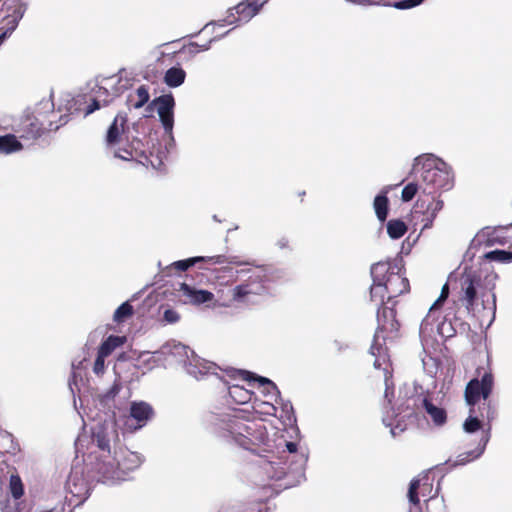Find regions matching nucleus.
Here are the masks:
<instances>
[{
	"label": "nucleus",
	"mask_w": 512,
	"mask_h": 512,
	"mask_svg": "<svg viewBox=\"0 0 512 512\" xmlns=\"http://www.w3.org/2000/svg\"><path fill=\"white\" fill-rule=\"evenodd\" d=\"M485 259L489 261L499 262V263H511L512 262V251L505 250H493L487 252L485 254Z\"/></svg>",
	"instance_id": "58836bf2"
},
{
	"label": "nucleus",
	"mask_w": 512,
	"mask_h": 512,
	"mask_svg": "<svg viewBox=\"0 0 512 512\" xmlns=\"http://www.w3.org/2000/svg\"><path fill=\"white\" fill-rule=\"evenodd\" d=\"M154 415L153 408L150 404L144 401H134L130 405V413L128 416H123L118 420L109 419L116 424L123 425V431L134 432L143 428Z\"/></svg>",
	"instance_id": "9b49d317"
},
{
	"label": "nucleus",
	"mask_w": 512,
	"mask_h": 512,
	"mask_svg": "<svg viewBox=\"0 0 512 512\" xmlns=\"http://www.w3.org/2000/svg\"><path fill=\"white\" fill-rule=\"evenodd\" d=\"M215 366L212 364H208L203 366V370H200L201 374H214Z\"/></svg>",
	"instance_id": "5fc2aeb1"
},
{
	"label": "nucleus",
	"mask_w": 512,
	"mask_h": 512,
	"mask_svg": "<svg viewBox=\"0 0 512 512\" xmlns=\"http://www.w3.org/2000/svg\"><path fill=\"white\" fill-rule=\"evenodd\" d=\"M444 206L439 196L431 194H421L414 205V217H421L422 229H429L433 226V222L439 211Z\"/></svg>",
	"instance_id": "ddd939ff"
},
{
	"label": "nucleus",
	"mask_w": 512,
	"mask_h": 512,
	"mask_svg": "<svg viewBox=\"0 0 512 512\" xmlns=\"http://www.w3.org/2000/svg\"><path fill=\"white\" fill-rule=\"evenodd\" d=\"M254 399H255V403L259 401L260 405H264L267 407L265 409V413L271 414L272 411L276 410L275 405L270 400H259L256 396L254 397Z\"/></svg>",
	"instance_id": "8fccbe9b"
},
{
	"label": "nucleus",
	"mask_w": 512,
	"mask_h": 512,
	"mask_svg": "<svg viewBox=\"0 0 512 512\" xmlns=\"http://www.w3.org/2000/svg\"><path fill=\"white\" fill-rule=\"evenodd\" d=\"M133 313V306L129 302H124L114 312L113 319L115 322L121 323L131 317Z\"/></svg>",
	"instance_id": "ea45409f"
},
{
	"label": "nucleus",
	"mask_w": 512,
	"mask_h": 512,
	"mask_svg": "<svg viewBox=\"0 0 512 512\" xmlns=\"http://www.w3.org/2000/svg\"><path fill=\"white\" fill-rule=\"evenodd\" d=\"M213 41V39H210L208 42L205 43H197V42H190L188 45H184L179 51V54L193 56L200 51H206L210 48V43Z\"/></svg>",
	"instance_id": "4c0bfd02"
},
{
	"label": "nucleus",
	"mask_w": 512,
	"mask_h": 512,
	"mask_svg": "<svg viewBox=\"0 0 512 512\" xmlns=\"http://www.w3.org/2000/svg\"><path fill=\"white\" fill-rule=\"evenodd\" d=\"M474 371L471 374L467 384H493L494 375L491 368L490 358L487 355L485 358L478 359L473 362Z\"/></svg>",
	"instance_id": "aec40b11"
},
{
	"label": "nucleus",
	"mask_w": 512,
	"mask_h": 512,
	"mask_svg": "<svg viewBox=\"0 0 512 512\" xmlns=\"http://www.w3.org/2000/svg\"><path fill=\"white\" fill-rule=\"evenodd\" d=\"M424 0H401L398 2H395L393 6L397 9H410L413 8L419 4H421Z\"/></svg>",
	"instance_id": "a18cd8bd"
},
{
	"label": "nucleus",
	"mask_w": 512,
	"mask_h": 512,
	"mask_svg": "<svg viewBox=\"0 0 512 512\" xmlns=\"http://www.w3.org/2000/svg\"><path fill=\"white\" fill-rule=\"evenodd\" d=\"M9 487L14 499H20L23 496L24 488L21 478L18 475L12 474L10 476Z\"/></svg>",
	"instance_id": "a19ab883"
},
{
	"label": "nucleus",
	"mask_w": 512,
	"mask_h": 512,
	"mask_svg": "<svg viewBox=\"0 0 512 512\" xmlns=\"http://www.w3.org/2000/svg\"><path fill=\"white\" fill-rule=\"evenodd\" d=\"M264 3L262 0H243L233 8L229 9L225 21L228 24L248 22L258 14Z\"/></svg>",
	"instance_id": "dca6fc26"
},
{
	"label": "nucleus",
	"mask_w": 512,
	"mask_h": 512,
	"mask_svg": "<svg viewBox=\"0 0 512 512\" xmlns=\"http://www.w3.org/2000/svg\"><path fill=\"white\" fill-rule=\"evenodd\" d=\"M209 422L215 433L246 450L256 451V447L263 443L266 437L262 424L245 420L237 414H213Z\"/></svg>",
	"instance_id": "7ed1b4c3"
},
{
	"label": "nucleus",
	"mask_w": 512,
	"mask_h": 512,
	"mask_svg": "<svg viewBox=\"0 0 512 512\" xmlns=\"http://www.w3.org/2000/svg\"><path fill=\"white\" fill-rule=\"evenodd\" d=\"M306 192L302 191L299 193V196L301 197V201H303V197L305 196Z\"/></svg>",
	"instance_id": "bf43d9fd"
},
{
	"label": "nucleus",
	"mask_w": 512,
	"mask_h": 512,
	"mask_svg": "<svg viewBox=\"0 0 512 512\" xmlns=\"http://www.w3.org/2000/svg\"><path fill=\"white\" fill-rule=\"evenodd\" d=\"M389 269L384 276L388 292V301L410 291V283L405 275V268L398 261H388Z\"/></svg>",
	"instance_id": "4468645a"
},
{
	"label": "nucleus",
	"mask_w": 512,
	"mask_h": 512,
	"mask_svg": "<svg viewBox=\"0 0 512 512\" xmlns=\"http://www.w3.org/2000/svg\"><path fill=\"white\" fill-rule=\"evenodd\" d=\"M0 437L3 439V440H8V441H11L12 442V436L11 434L7 433V432H1L0 431ZM0 455H2V452L0 451Z\"/></svg>",
	"instance_id": "6e6d98bb"
},
{
	"label": "nucleus",
	"mask_w": 512,
	"mask_h": 512,
	"mask_svg": "<svg viewBox=\"0 0 512 512\" xmlns=\"http://www.w3.org/2000/svg\"><path fill=\"white\" fill-rule=\"evenodd\" d=\"M74 406H75V408L77 409V402H76V400H75V399H74Z\"/></svg>",
	"instance_id": "69168bd1"
},
{
	"label": "nucleus",
	"mask_w": 512,
	"mask_h": 512,
	"mask_svg": "<svg viewBox=\"0 0 512 512\" xmlns=\"http://www.w3.org/2000/svg\"><path fill=\"white\" fill-rule=\"evenodd\" d=\"M217 512H240V510L234 505H227L222 506Z\"/></svg>",
	"instance_id": "864d4df0"
},
{
	"label": "nucleus",
	"mask_w": 512,
	"mask_h": 512,
	"mask_svg": "<svg viewBox=\"0 0 512 512\" xmlns=\"http://www.w3.org/2000/svg\"><path fill=\"white\" fill-rule=\"evenodd\" d=\"M267 277L262 273L250 275L242 283L228 290V298L224 300L223 306L231 307L235 304H252L255 297L267 293Z\"/></svg>",
	"instance_id": "6e6552de"
},
{
	"label": "nucleus",
	"mask_w": 512,
	"mask_h": 512,
	"mask_svg": "<svg viewBox=\"0 0 512 512\" xmlns=\"http://www.w3.org/2000/svg\"><path fill=\"white\" fill-rule=\"evenodd\" d=\"M278 244H279V246H280L281 248H285V247H287V246H288V240H286V239H282V240H280V241L278 242Z\"/></svg>",
	"instance_id": "13d9d810"
},
{
	"label": "nucleus",
	"mask_w": 512,
	"mask_h": 512,
	"mask_svg": "<svg viewBox=\"0 0 512 512\" xmlns=\"http://www.w3.org/2000/svg\"><path fill=\"white\" fill-rule=\"evenodd\" d=\"M88 360L82 359L77 363H72V374L68 384H85L89 381L88 379Z\"/></svg>",
	"instance_id": "cd10ccee"
},
{
	"label": "nucleus",
	"mask_w": 512,
	"mask_h": 512,
	"mask_svg": "<svg viewBox=\"0 0 512 512\" xmlns=\"http://www.w3.org/2000/svg\"><path fill=\"white\" fill-rule=\"evenodd\" d=\"M118 387L119 386H112L111 389L109 390V392L106 393V395H104L103 397L99 396V402L101 404H106V402L108 400H110L111 398L115 397V395L119 392Z\"/></svg>",
	"instance_id": "09e8293b"
},
{
	"label": "nucleus",
	"mask_w": 512,
	"mask_h": 512,
	"mask_svg": "<svg viewBox=\"0 0 512 512\" xmlns=\"http://www.w3.org/2000/svg\"><path fill=\"white\" fill-rule=\"evenodd\" d=\"M428 477H424L423 479H413L410 482L409 490H408V499L411 504L417 506L419 504V492L422 496H425V491L431 489V484L428 482Z\"/></svg>",
	"instance_id": "bb28decb"
},
{
	"label": "nucleus",
	"mask_w": 512,
	"mask_h": 512,
	"mask_svg": "<svg viewBox=\"0 0 512 512\" xmlns=\"http://www.w3.org/2000/svg\"><path fill=\"white\" fill-rule=\"evenodd\" d=\"M27 8V0H0V11H6L4 25L0 27V45L18 26Z\"/></svg>",
	"instance_id": "f8f14e48"
},
{
	"label": "nucleus",
	"mask_w": 512,
	"mask_h": 512,
	"mask_svg": "<svg viewBox=\"0 0 512 512\" xmlns=\"http://www.w3.org/2000/svg\"><path fill=\"white\" fill-rule=\"evenodd\" d=\"M149 98L148 88L145 85H141L134 93L128 95L127 105L130 108L139 109L149 101Z\"/></svg>",
	"instance_id": "c756f323"
},
{
	"label": "nucleus",
	"mask_w": 512,
	"mask_h": 512,
	"mask_svg": "<svg viewBox=\"0 0 512 512\" xmlns=\"http://www.w3.org/2000/svg\"><path fill=\"white\" fill-rule=\"evenodd\" d=\"M125 338L120 336L110 335L99 347L98 352L101 355L108 357L117 347L124 344Z\"/></svg>",
	"instance_id": "72a5a7b5"
},
{
	"label": "nucleus",
	"mask_w": 512,
	"mask_h": 512,
	"mask_svg": "<svg viewBox=\"0 0 512 512\" xmlns=\"http://www.w3.org/2000/svg\"><path fill=\"white\" fill-rule=\"evenodd\" d=\"M475 412H476L475 408H470L469 409V416L467 417V419L463 423V430H464V432H466L468 434L475 433L478 430H480L481 427H482V423L478 419V417L475 416Z\"/></svg>",
	"instance_id": "c9c22d12"
},
{
	"label": "nucleus",
	"mask_w": 512,
	"mask_h": 512,
	"mask_svg": "<svg viewBox=\"0 0 512 512\" xmlns=\"http://www.w3.org/2000/svg\"><path fill=\"white\" fill-rule=\"evenodd\" d=\"M427 512H446V506L443 498L432 496L426 501ZM410 512H412L410 510Z\"/></svg>",
	"instance_id": "79ce46f5"
},
{
	"label": "nucleus",
	"mask_w": 512,
	"mask_h": 512,
	"mask_svg": "<svg viewBox=\"0 0 512 512\" xmlns=\"http://www.w3.org/2000/svg\"><path fill=\"white\" fill-rule=\"evenodd\" d=\"M490 440V428H488L480 438L475 449L461 453L457 456L453 466L465 465L473 460L478 459L485 451Z\"/></svg>",
	"instance_id": "5701e85b"
},
{
	"label": "nucleus",
	"mask_w": 512,
	"mask_h": 512,
	"mask_svg": "<svg viewBox=\"0 0 512 512\" xmlns=\"http://www.w3.org/2000/svg\"><path fill=\"white\" fill-rule=\"evenodd\" d=\"M22 148L23 145L14 134L0 136V153L10 154L20 151Z\"/></svg>",
	"instance_id": "7c9ffc66"
},
{
	"label": "nucleus",
	"mask_w": 512,
	"mask_h": 512,
	"mask_svg": "<svg viewBox=\"0 0 512 512\" xmlns=\"http://www.w3.org/2000/svg\"><path fill=\"white\" fill-rule=\"evenodd\" d=\"M268 1H269V0H262V3H264V4H265V3H267Z\"/></svg>",
	"instance_id": "338daca9"
},
{
	"label": "nucleus",
	"mask_w": 512,
	"mask_h": 512,
	"mask_svg": "<svg viewBox=\"0 0 512 512\" xmlns=\"http://www.w3.org/2000/svg\"><path fill=\"white\" fill-rule=\"evenodd\" d=\"M157 105V112L163 127L166 131H171L174 123L173 108L175 105L174 97L171 94L162 95L154 100Z\"/></svg>",
	"instance_id": "412c9836"
},
{
	"label": "nucleus",
	"mask_w": 512,
	"mask_h": 512,
	"mask_svg": "<svg viewBox=\"0 0 512 512\" xmlns=\"http://www.w3.org/2000/svg\"><path fill=\"white\" fill-rule=\"evenodd\" d=\"M179 291L182 293L185 303H191L196 305L209 302L214 297L213 293L207 290H197L186 283H182L180 285Z\"/></svg>",
	"instance_id": "b1692460"
},
{
	"label": "nucleus",
	"mask_w": 512,
	"mask_h": 512,
	"mask_svg": "<svg viewBox=\"0 0 512 512\" xmlns=\"http://www.w3.org/2000/svg\"><path fill=\"white\" fill-rule=\"evenodd\" d=\"M495 284L488 277L474 270H466L460 278L459 300L469 314L476 316L482 311H495Z\"/></svg>",
	"instance_id": "39448f33"
},
{
	"label": "nucleus",
	"mask_w": 512,
	"mask_h": 512,
	"mask_svg": "<svg viewBox=\"0 0 512 512\" xmlns=\"http://www.w3.org/2000/svg\"><path fill=\"white\" fill-rule=\"evenodd\" d=\"M389 269V262H377L371 266L370 273L373 283L370 287V300L380 307L384 305V299L387 296V288L384 284V276Z\"/></svg>",
	"instance_id": "2eb2a0df"
},
{
	"label": "nucleus",
	"mask_w": 512,
	"mask_h": 512,
	"mask_svg": "<svg viewBox=\"0 0 512 512\" xmlns=\"http://www.w3.org/2000/svg\"><path fill=\"white\" fill-rule=\"evenodd\" d=\"M419 180L423 194L435 195L439 190H449L453 186V176L445 163L431 157L423 158Z\"/></svg>",
	"instance_id": "0eeeda50"
},
{
	"label": "nucleus",
	"mask_w": 512,
	"mask_h": 512,
	"mask_svg": "<svg viewBox=\"0 0 512 512\" xmlns=\"http://www.w3.org/2000/svg\"><path fill=\"white\" fill-rule=\"evenodd\" d=\"M266 387H267V386H262V385H259V386H258V388H259V389H261V392H262V393L264 392V390H265V388H266Z\"/></svg>",
	"instance_id": "680f3d73"
},
{
	"label": "nucleus",
	"mask_w": 512,
	"mask_h": 512,
	"mask_svg": "<svg viewBox=\"0 0 512 512\" xmlns=\"http://www.w3.org/2000/svg\"><path fill=\"white\" fill-rule=\"evenodd\" d=\"M79 401H80V405L81 407L84 406V404H87L89 403V400L87 399L86 396H82V395H79Z\"/></svg>",
	"instance_id": "4d7b16f0"
},
{
	"label": "nucleus",
	"mask_w": 512,
	"mask_h": 512,
	"mask_svg": "<svg viewBox=\"0 0 512 512\" xmlns=\"http://www.w3.org/2000/svg\"><path fill=\"white\" fill-rule=\"evenodd\" d=\"M420 160H421V158H420V157H417V158L415 159V161H416L415 167H416V166H418V165L420 164Z\"/></svg>",
	"instance_id": "052dcab7"
},
{
	"label": "nucleus",
	"mask_w": 512,
	"mask_h": 512,
	"mask_svg": "<svg viewBox=\"0 0 512 512\" xmlns=\"http://www.w3.org/2000/svg\"><path fill=\"white\" fill-rule=\"evenodd\" d=\"M100 108V103L98 100L93 99V101L87 106L86 115L93 113L94 111Z\"/></svg>",
	"instance_id": "3c124183"
},
{
	"label": "nucleus",
	"mask_w": 512,
	"mask_h": 512,
	"mask_svg": "<svg viewBox=\"0 0 512 512\" xmlns=\"http://www.w3.org/2000/svg\"><path fill=\"white\" fill-rule=\"evenodd\" d=\"M212 262L214 264H224V263H230V264H236L241 265L243 264L242 261L238 260V257L234 256L229 259H227L224 255H216V256H209V257H192L185 260H179L174 263H172L170 266L167 267L169 271H176V272H183L188 270L190 267L194 266L198 262Z\"/></svg>",
	"instance_id": "a211bd4d"
},
{
	"label": "nucleus",
	"mask_w": 512,
	"mask_h": 512,
	"mask_svg": "<svg viewBox=\"0 0 512 512\" xmlns=\"http://www.w3.org/2000/svg\"><path fill=\"white\" fill-rule=\"evenodd\" d=\"M129 131L128 118L125 113H119L115 116L113 122L107 129L105 143L108 147H114L122 141L123 136L129 140L126 135Z\"/></svg>",
	"instance_id": "6ab92c4d"
},
{
	"label": "nucleus",
	"mask_w": 512,
	"mask_h": 512,
	"mask_svg": "<svg viewBox=\"0 0 512 512\" xmlns=\"http://www.w3.org/2000/svg\"><path fill=\"white\" fill-rule=\"evenodd\" d=\"M186 73L182 68L171 67L169 68L164 76V82L169 87H178L185 81Z\"/></svg>",
	"instance_id": "2f4dec72"
},
{
	"label": "nucleus",
	"mask_w": 512,
	"mask_h": 512,
	"mask_svg": "<svg viewBox=\"0 0 512 512\" xmlns=\"http://www.w3.org/2000/svg\"><path fill=\"white\" fill-rule=\"evenodd\" d=\"M224 373L231 380H239L244 382H257L258 384H275L269 378L258 376L253 372L244 369H236V368H227L224 370Z\"/></svg>",
	"instance_id": "393cba45"
},
{
	"label": "nucleus",
	"mask_w": 512,
	"mask_h": 512,
	"mask_svg": "<svg viewBox=\"0 0 512 512\" xmlns=\"http://www.w3.org/2000/svg\"><path fill=\"white\" fill-rule=\"evenodd\" d=\"M377 322L378 327L369 350L374 357L370 379L377 384H388L393 378L394 370L386 342L396 339L399 334L400 323L396 319V310L393 307H380Z\"/></svg>",
	"instance_id": "f03ea898"
},
{
	"label": "nucleus",
	"mask_w": 512,
	"mask_h": 512,
	"mask_svg": "<svg viewBox=\"0 0 512 512\" xmlns=\"http://www.w3.org/2000/svg\"><path fill=\"white\" fill-rule=\"evenodd\" d=\"M492 392V386H466L465 400L470 408H475V405L482 400L485 402Z\"/></svg>",
	"instance_id": "a878e982"
},
{
	"label": "nucleus",
	"mask_w": 512,
	"mask_h": 512,
	"mask_svg": "<svg viewBox=\"0 0 512 512\" xmlns=\"http://www.w3.org/2000/svg\"><path fill=\"white\" fill-rule=\"evenodd\" d=\"M373 206L378 220L384 222L387 219L389 210V200L386 193L377 195L374 199Z\"/></svg>",
	"instance_id": "473e14b6"
},
{
	"label": "nucleus",
	"mask_w": 512,
	"mask_h": 512,
	"mask_svg": "<svg viewBox=\"0 0 512 512\" xmlns=\"http://www.w3.org/2000/svg\"><path fill=\"white\" fill-rule=\"evenodd\" d=\"M56 129H58V126L53 127V122L48 119V116L45 113H40L38 116L34 114L24 115L20 119L15 132L21 139L34 141L46 131Z\"/></svg>",
	"instance_id": "9d476101"
},
{
	"label": "nucleus",
	"mask_w": 512,
	"mask_h": 512,
	"mask_svg": "<svg viewBox=\"0 0 512 512\" xmlns=\"http://www.w3.org/2000/svg\"><path fill=\"white\" fill-rule=\"evenodd\" d=\"M163 318L168 323H176L179 320L180 316L177 313V311L173 309H166L164 311Z\"/></svg>",
	"instance_id": "de8ad7c7"
},
{
	"label": "nucleus",
	"mask_w": 512,
	"mask_h": 512,
	"mask_svg": "<svg viewBox=\"0 0 512 512\" xmlns=\"http://www.w3.org/2000/svg\"><path fill=\"white\" fill-rule=\"evenodd\" d=\"M420 189V181L418 183H408L402 190L401 199L404 202L411 201Z\"/></svg>",
	"instance_id": "37998d69"
},
{
	"label": "nucleus",
	"mask_w": 512,
	"mask_h": 512,
	"mask_svg": "<svg viewBox=\"0 0 512 512\" xmlns=\"http://www.w3.org/2000/svg\"><path fill=\"white\" fill-rule=\"evenodd\" d=\"M288 407H289V409H291V410H292V405H291L290 403L285 404V409H288Z\"/></svg>",
	"instance_id": "0e129e2a"
},
{
	"label": "nucleus",
	"mask_w": 512,
	"mask_h": 512,
	"mask_svg": "<svg viewBox=\"0 0 512 512\" xmlns=\"http://www.w3.org/2000/svg\"><path fill=\"white\" fill-rule=\"evenodd\" d=\"M66 491L79 499V503H82L89 495V485L83 477V469L80 467H74L66 481Z\"/></svg>",
	"instance_id": "f3484780"
},
{
	"label": "nucleus",
	"mask_w": 512,
	"mask_h": 512,
	"mask_svg": "<svg viewBox=\"0 0 512 512\" xmlns=\"http://www.w3.org/2000/svg\"><path fill=\"white\" fill-rule=\"evenodd\" d=\"M69 387H70L71 394L73 395V397H75V391H74L73 387L72 386H69Z\"/></svg>",
	"instance_id": "e2e57ef3"
},
{
	"label": "nucleus",
	"mask_w": 512,
	"mask_h": 512,
	"mask_svg": "<svg viewBox=\"0 0 512 512\" xmlns=\"http://www.w3.org/2000/svg\"><path fill=\"white\" fill-rule=\"evenodd\" d=\"M407 232L406 224L399 219H392L387 223V233L392 239H399Z\"/></svg>",
	"instance_id": "f704fd0d"
},
{
	"label": "nucleus",
	"mask_w": 512,
	"mask_h": 512,
	"mask_svg": "<svg viewBox=\"0 0 512 512\" xmlns=\"http://www.w3.org/2000/svg\"><path fill=\"white\" fill-rule=\"evenodd\" d=\"M417 386H385L383 401V424L390 428L393 438L401 435L407 424L402 413L415 409L417 404Z\"/></svg>",
	"instance_id": "20e7f679"
},
{
	"label": "nucleus",
	"mask_w": 512,
	"mask_h": 512,
	"mask_svg": "<svg viewBox=\"0 0 512 512\" xmlns=\"http://www.w3.org/2000/svg\"><path fill=\"white\" fill-rule=\"evenodd\" d=\"M105 358L106 356L97 352V357L93 365V372L98 376L102 375L105 371Z\"/></svg>",
	"instance_id": "c03bdc74"
},
{
	"label": "nucleus",
	"mask_w": 512,
	"mask_h": 512,
	"mask_svg": "<svg viewBox=\"0 0 512 512\" xmlns=\"http://www.w3.org/2000/svg\"><path fill=\"white\" fill-rule=\"evenodd\" d=\"M352 3L360 6H380L387 5L385 0H350Z\"/></svg>",
	"instance_id": "49530a36"
},
{
	"label": "nucleus",
	"mask_w": 512,
	"mask_h": 512,
	"mask_svg": "<svg viewBox=\"0 0 512 512\" xmlns=\"http://www.w3.org/2000/svg\"><path fill=\"white\" fill-rule=\"evenodd\" d=\"M115 156L123 160H140L146 158L145 145L137 138H133L131 142L124 147L119 148L115 152Z\"/></svg>",
	"instance_id": "4be33fe9"
},
{
	"label": "nucleus",
	"mask_w": 512,
	"mask_h": 512,
	"mask_svg": "<svg viewBox=\"0 0 512 512\" xmlns=\"http://www.w3.org/2000/svg\"><path fill=\"white\" fill-rule=\"evenodd\" d=\"M92 452L95 461H91V470L95 472L97 481L114 485L127 479V474L137 469L141 456L119 445V434L116 424L103 421L92 428Z\"/></svg>",
	"instance_id": "f257e3e1"
},
{
	"label": "nucleus",
	"mask_w": 512,
	"mask_h": 512,
	"mask_svg": "<svg viewBox=\"0 0 512 512\" xmlns=\"http://www.w3.org/2000/svg\"><path fill=\"white\" fill-rule=\"evenodd\" d=\"M437 386L433 387V390H427L426 393H421L417 396V404L415 409L423 408L425 413L432 420L436 427H442L447 422V413L443 408V402L446 396L444 386L439 390H436Z\"/></svg>",
	"instance_id": "1a4fd4ad"
},
{
	"label": "nucleus",
	"mask_w": 512,
	"mask_h": 512,
	"mask_svg": "<svg viewBox=\"0 0 512 512\" xmlns=\"http://www.w3.org/2000/svg\"><path fill=\"white\" fill-rule=\"evenodd\" d=\"M229 398L236 404H247L253 397L254 392L248 390L246 386H228Z\"/></svg>",
	"instance_id": "c85d7f7f"
},
{
	"label": "nucleus",
	"mask_w": 512,
	"mask_h": 512,
	"mask_svg": "<svg viewBox=\"0 0 512 512\" xmlns=\"http://www.w3.org/2000/svg\"><path fill=\"white\" fill-rule=\"evenodd\" d=\"M448 295H449V287L447 284H445L442 287L441 294H440L439 298L430 307L428 315L423 319V321L421 323V330L424 329L428 325L429 318L442 305V303L448 298Z\"/></svg>",
	"instance_id": "e433bc0d"
},
{
	"label": "nucleus",
	"mask_w": 512,
	"mask_h": 512,
	"mask_svg": "<svg viewBox=\"0 0 512 512\" xmlns=\"http://www.w3.org/2000/svg\"><path fill=\"white\" fill-rule=\"evenodd\" d=\"M286 450L279 456H271L261 462V468L267 478L280 480L288 474L302 475L307 462V454L299 451L295 442H285Z\"/></svg>",
	"instance_id": "423d86ee"
},
{
	"label": "nucleus",
	"mask_w": 512,
	"mask_h": 512,
	"mask_svg": "<svg viewBox=\"0 0 512 512\" xmlns=\"http://www.w3.org/2000/svg\"><path fill=\"white\" fill-rule=\"evenodd\" d=\"M271 391H269L268 396L270 397V400H274L275 403H278L279 399V391L277 389L276 385L270 386Z\"/></svg>",
	"instance_id": "603ef678"
}]
</instances>
